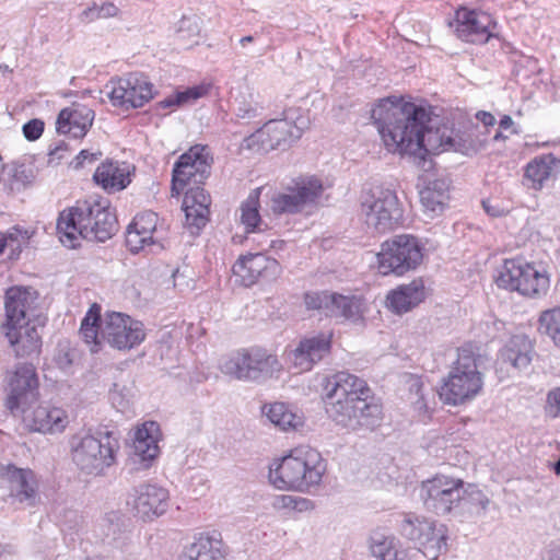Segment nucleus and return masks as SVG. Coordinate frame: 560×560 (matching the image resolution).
I'll use <instances>...</instances> for the list:
<instances>
[{"label":"nucleus","mask_w":560,"mask_h":560,"mask_svg":"<svg viewBox=\"0 0 560 560\" xmlns=\"http://www.w3.org/2000/svg\"><path fill=\"white\" fill-rule=\"evenodd\" d=\"M371 118L388 153L412 158L418 164L424 165L430 155L458 150L451 129L431 127L429 106L389 96L374 105Z\"/></svg>","instance_id":"f257e3e1"},{"label":"nucleus","mask_w":560,"mask_h":560,"mask_svg":"<svg viewBox=\"0 0 560 560\" xmlns=\"http://www.w3.org/2000/svg\"><path fill=\"white\" fill-rule=\"evenodd\" d=\"M325 404L329 418L351 431H372L381 425L382 406L372 397L366 382L348 372H338L327 378Z\"/></svg>","instance_id":"f03ea898"},{"label":"nucleus","mask_w":560,"mask_h":560,"mask_svg":"<svg viewBox=\"0 0 560 560\" xmlns=\"http://www.w3.org/2000/svg\"><path fill=\"white\" fill-rule=\"evenodd\" d=\"M117 230V219L109 202L95 197L77 201L62 210L57 220L59 240L69 248L80 246L81 240L106 242Z\"/></svg>","instance_id":"7ed1b4c3"},{"label":"nucleus","mask_w":560,"mask_h":560,"mask_svg":"<svg viewBox=\"0 0 560 560\" xmlns=\"http://www.w3.org/2000/svg\"><path fill=\"white\" fill-rule=\"evenodd\" d=\"M325 470L320 454L310 446H301L270 466L269 480L278 489L306 491L320 483Z\"/></svg>","instance_id":"20e7f679"},{"label":"nucleus","mask_w":560,"mask_h":560,"mask_svg":"<svg viewBox=\"0 0 560 560\" xmlns=\"http://www.w3.org/2000/svg\"><path fill=\"white\" fill-rule=\"evenodd\" d=\"M360 206L365 224L377 233L389 232L401 223L404 211L395 190L378 179L363 184Z\"/></svg>","instance_id":"39448f33"},{"label":"nucleus","mask_w":560,"mask_h":560,"mask_svg":"<svg viewBox=\"0 0 560 560\" xmlns=\"http://www.w3.org/2000/svg\"><path fill=\"white\" fill-rule=\"evenodd\" d=\"M478 358L468 347L458 349L457 360L440 388V398L457 406L475 398L482 388Z\"/></svg>","instance_id":"423d86ee"},{"label":"nucleus","mask_w":560,"mask_h":560,"mask_svg":"<svg viewBox=\"0 0 560 560\" xmlns=\"http://www.w3.org/2000/svg\"><path fill=\"white\" fill-rule=\"evenodd\" d=\"M71 460L81 474L102 476L115 463V444L109 434L78 432L69 439Z\"/></svg>","instance_id":"0eeeda50"},{"label":"nucleus","mask_w":560,"mask_h":560,"mask_svg":"<svg viewBox=\"0 0 560 560\" xmlns=\"http://www.w3.org/2000/svg\"><path fill=\"white\" fill-rule=\"evenodd\" d=\"M282 369L278 358L261 348L241 349L220 365L223 374L238 381L261 383Z\"/></svg>","instance_id":"6e6552de"},{"label":"nucleus","mask_w":560,"mask_h":560,"mask_svg":"<svg viewBox=\"0 0 560 560\" xmlns=\"http://www.w3.org/2000/svg\"><path fill=\"white\" fill-rule=\"evenodd\" d=\"M447 26L458 40L466 44L486 45L493 38L500 39L497 32L498 21L492 14L481 9L458 5Z\"/></svg>","instance_id":"1a4fd4ad"},{"label":"nucleus","mask_w":560,"mask_h":560,"mask_svg":"<svg viewBox=\"0 0 560 560\" xmlns=\"http://www.w3.org/2000/svg\"><path fill=\"white\" fill-rule=\"evenodd\" d=\"M422 258V246L417 237L409 234L396 235L382 244L377 254L378 271L382 275L402 276L416 269Z\"/></svg>","instance_id":"9d476101"},{"label":"nucleus","mask_w":560,"mask_h":560,"mask_svg":"<svg viewBox=\"0 0 560 560\" xmlns=\"http://www.w3.org/2000/svg\"><path fill=\"white\" fill-rule=\"evenodd\" d=\"M495 282L499 288L516 291L529 298H538L549 288L546 272L521 258L506 259Z\"/></svg>","instance_id":"9b49d317"},{"label":"nucleus","mask_w":560,"mask_h":560,"mask_svg":"<svg viewBox=\"0 0 560 560\" xmlns=\"http://www.w3.org/2000/svg\"><path fill=\"white\" fill-rule=\"evenodd\" d=\"M400 535L412 541L429 560H436L447 550L445 530L424 517L406 514L399 524Z\"/></svg>","instance_id":"f8f14e48"},{"label":"nucleus","mask_w":560,"mask_h":560,"mask_svg":"<svg viewBox=\"0 0 560 560\" xmlns=\"http://www.w3.org/2000/svg\"><path fill=\"white\" fill-rule=\"evenodd\" d=\"M107 86L110 104L125 112L143 107L155 95L154 84L145 74L139 72L113 79Z\"/></svg>","instance_id":"ddd939ff"},{"label":"nucleus","mask_w":560,"mask_h":560,"mask_svg":"<svg viewBox=\"0 0 560 560\" xmlns=\"http://www.w3.org/2000/svg\"><path fill=\"white\" fill-rule=\"evenodd\" d=\"M308 310H316L339 320L359 323L363 319L366 304L361 296L343 295L337 292H308L304 296Z\"/></svg>","instance_id":"4468645a"},{"label":"nucleus","mask_w":560,"mask_h":560,"mask_svg":"<svg viewBox=\"0 0 560 560\" xmlns=\"http://www.w3.org/2000/svg\"><path fill=\"white\" fill-rule=\"evenodd\" d=\"M463 493L464 481L444 475L423 481L421 486V498L425 509L436 515L453 514L456 516Z\"/></svg>","instance_id":"2eb2a0df"},{"label":"nucleus","mask_w":560,"mask_h":560,"mask_svg":"<svg viewBox=\"0 0 560 560\" xmlns=\"http://www.w3.org/2000/svg\"><path fill=\"white\" fill-rule=\"evenodd\" d=\"M306 125H298L289 119H272L246 138V147L250 150L269 152L279 148L290 147L299 140Z\"/></svg>","instance_id":"dca6fc26"},{"label":"nucleus","mask_w":560,"mask_h":560,"mask_svg":"<svg viewBox=\"0 0 560 560\" xmlns=\"http://www.w3.org/2000/svg\"><path fill=\"white\" fill-rule=\"evenodd\" d=\"M191 177H172V196L184 194L183 210L186 226L191 234H197L209 220L210 196L199 185L190 186Z\"/></svg>","instance_id":"f3484780"},{"label":"nucleus","mask_w":560,"mask_h":560,"mask_svg":"<svg viewBox=\"0 0 560 560\" xmlns=\"http://www.w3.org/2000/svg\"><path fill=\"white\" fill-rule=\"evenodd\" d=\"M9 396L7 407L12 413L22 412L38 399V376L34 364L18 363L7 375Z\"/></svg>","instance_id":"a211bd4d"},{"label":"nucleus","mask_w":560,"mask_h":560,"mask_svg":"<svg viewBox=\"0 0 560 560\" xmlns=\"http://www.w3.org/2000/svg\"><path fill=\"white\" fill-rule=\"evenodd\" d=\"M101 338L112 348L130 350L145 339L141 322L122 313H107L101 324Z\"/></svg>","instance_id":"6ab92c4d"},{"label":"nucleus","mask_w":560,"mask_h":560,"mask_svg":"<svg viewBox=\"0 0 560 560\" xmlns=\"http://www.w3.org/2000/svg\"><path fill=\"white\" fill-rule=\"evenodd\" d=\"M293 186L275 192L270 199V208L276 214H294L301 212L306 205L316 200L323 191V184L317 177H299Z\"/></svg>","instance_id":"aec40b11"},{"label":"nucleus","mask_w":560,"mask_h":560,"mask_svg":"<svg viewBox=\"0 0 560 560\" xmlns=\"http://www.w3.org/2000/svg\"><path fill=\"white\" fill-rule=\"evenodd\" d=\"M233 273L245 287L255 284L259 279L275 281L281 273V266L275 259L261 253L241 257L233 266Z\"/></svg>","instance_id":"412c9836"},{"label":"nucleus","mask_w":560,"mask_h":560,"mask_svg":"<svg viewBox=\"0 0 560 560\" xmlns=\"http://www.w3.org/2000/svg\"><path fill=\"white\" fill-rule=\"evenodd\" d=\"M168 491L155 483H141L132 489L127 503L142 518L164 514L168 508Z\"/></svg>","instance_id":"4be33fe9"},{"label":"nucleus","mask_w":560,"mask_h":560,"mask_svg":"<svg viewBox=\"0 0 560 560\" xmlns=\"http://www.w3.org/2000/svg\"><path fill=\"white\" fill-rule=\"evenodd\" d=\"M38 293L26 287H12L5 292V323L4 327H12L32 320L37 304Z\"/></svg>","instance_id":"5701e85b"},{"label":"nucleus","mask_w":560,"mask_h":560,"mask_svg":"<svg viewBox=\"0 0 560 560\" xmlns=\"http://www.w3.org/2000/svg\"><path fill=\"white\" fill-rule=\"evenodd\" d=\"M448 177H418L417 188L423 213L434 219L443 213L450 199Z\"/></svg>","instance_id":"b1692460"},{"label":"nucleus","mask_w":560,"mask_h":560,"mask_svg":"<svg viewBox=\"0 0 560 560\" xmlns=\"http://www.w3.org/2000/svg\"><path fill=\"white\" fill-rule=\"evenodd\" d=\"M0 476L8 483L10 497L14 502L33 506L37 499V481L31 469L18 468L13 465L0 467Z\"/></svg>","instance_id":"393cba45"},{"label":"nucleus","mask_w":560,"mask_h":560,"mask_svg":"<svg viewBox=\"0 0 560 560\" xmlns=\"http://www.w3.org/2000/svg\"><path fill=\"white\" fill-rule=\"evenodd\" d=\"M3 330L16 357L32 358L39 354L42 337L34 322L27 320L16 326L4 327Z\"/></svg>","instance_id":"a878e982"},{"label":"nucleus","mask_w":560,"mask_h":560,"mask_svg":"<svg viewBox=\"0 0 560 560\" xmlns=\"http://www.w3.org/2000/svg\"><path fill=\"white\" fill-rule=\"evenodd\" d=\"M94 120V112L86 106L72 104L62 108L56 120V130L60 135L83 138Z\"/></svg>","instance_id":"bb28decb"},{"label":"nucleus","mask_w":560,"mask_h":560,"mask_svg":"<svg viewBox=\"0 0 560 560\" xmlns=\"http://www.w3.org/2000/svg\"><path fill=\"white\" fill-rule=\"evenodd\" d=\"M331 336L319 334L300 341L291 353V359L299 372L310 371L315 363L329 353Z\"/></svg>","instance_id":"cd10ccee"},{"label":"nucleus","mask_w":560,"mask_h":560,"mask_svg":"<svg viewBox=\"0 0 560 560\" xmlns=\"http://www.w3.org/2000/svg\"><path fill=\"white\" fill-rule=\"evenodd\" d=\"M213 162L209 145L197 143L179 155L172 175H206L210 173Z\"/></svg>","instance_id":"c85d7f7f"},{"label":"nucleus","mask_w":560,"mask_h":560,"mask_svg":"<svg viewBox=\"0 0 560 560\" xmlns=\"http://www.w3.org/2000/svg\"><path fill=\"white\" fill-rule=\"evenodd\" d=\"M369 550L376 560H411L410 549L394 534L384 530L371 533Z\"/></svg>","instance_id":"c756f323"},{"label":"nucleus","mask_w":560,"mask_h":560,"mask_svg":"<svg viewBox=\"0 0 560 560\" xmlns=\"http://www.w3.org/2000/svg\"><path fill=\"white\" fill-rule=\"evenodd\" d=\"M156 432L158 424L155 422H145L135 432L132 460L142 464L143 468H149L159 454Z\"/></svg>","instance_id":"7c9ffc66"},{"label":"nucleus","mask_w":560,"mask_h":560,"mask_svg":"<svg viewBox=\"0 0 560 560\" xmlns=\"http://www.w3.org/2000/svg\"><path fill=\"white\" fill-rule=\"evenodd\" d=\"M533 345L525 335L513 336L500 351L499 364L510 365L515 371L526 369L532 361Z\"/></svg>","instance_id":"2f4dec72"},{"label":"nucleus","mask_w":560,"mask_h":560,"mask_svg":"<svg viewBox=\"0 0 560 560\" xmlns=\"http://www.w3.org/2000/svg\"><path fill=\"white\" fill-rule=\"evenodd\" d=\"M69 423L66 411L50 406H38L34 409L30 427L42 433H60Z\"/></svg>","instance_id":"473e14b6"},{"label":"nucleus","mask_w":560,"mask_h":560,"mask_svg":"<svg viewBox=\"0 0 560 560\" xmlns=\"http://www.w3.org/2000/svg\"><path fill=\"white\" fill-rule=\"evenodd\" d=\"M178 560H225L222 540L217 536L200 535L184 549Z\"/></svg>","instance_id":"72a5a7b5"},{"label":"nucleus","mask_w":560,"mask_h":560,"mask_svg":"<svg viewBox=\"0 0 560 560\" xmlns=\"http://www.w3.org/2000/svg\"><path fill=\"white\" fill-rule=\"evenodd\" d=\"M424 299L422 281L413 280L409 284L398 287L387 295V305L394 312L401 314L410 311Z\"/></svg>","instance_id":"f704fd0d"},{"label":"nucleus","mask_w":560,"mask_h":560,"mask_svg":"<svg viewBox=\"0 0 560 560\" xmlns=\"http://www.w3.org/2000/svg\"><path fill=\"white\" fill-rule=\"evenodd\" d=\"M490 499L475 485L464 482V493L460 495L456 516L475 517L486 513Z\"/></svg>","instance_id":"c9c22d12"},{"label":"nucleus","mask_w":560,"mask_h":560,"mask_svg":"<svg viewBox=\"0 0 560 560\" xmlns=\"http://www.w3.org/2000/svg\"><path fill=\"white\" fill-rule=\"evenodd\" d=\"M268 420L283 431L298 429L302 425V418L294 413L285 404L275 402L262 408Z\"/></svg>","instance_id":"e433bc0d"},{"label":"nucleus","mask_w":560,"mask_h":560,"mask_svg":"<svg viewBox=\"0 0 560 560\" xmlns=\"http://www.w3.org/2000/svg\"><path fill=\"white\" fill-rule=\"evenodd\" d=\"M538 330L548 336L560 348V307L546 310L540 313Z\"/></svg>","instance_id":"4c0bfd02"},{"label":"nucleus","mask_w":560,"mask_h":560,"mask_svg":"<svg viewBox=\"0 0 560 560\" xmlns=\"http://www.w3.org/2000/svg\"><path fill=\"white\" fill-rule=\"evenodd\" d=\"M209 92V86L205 84L196 85L186 89L185 91H177L174 94L165 97L159 103L162 108H171L182 106L203 97Z\"/></svg>","instance_id":"58836bf2"},{"label":"nucleus","mask_w":560,"mask_h":560,"mask_svg":"<svg viewBox=\"0 0 560 560\" xmlns=\"http://www.w3.org/2000/svg\"><path fill=\"white\" fill-rule=\"evenodd\" d=\"M259 189L250 192L245 202L241 206V222L245 225L247 232H254L259 229L261 224V218L258 211Z\"/></svg>","instance_id":"ea45409f"},{"label":"nucleus","mask_w":560,"mask_h":560,"mask_svg":"<svg viewBox=\"0 0 560 560\" xmlns=\"http://www.w3.org/2000/svg\"><path fill=\"white\" fill-rule=\"evenodd\" d=\"M560 159L551 153L536 156L526 167V175H558Z\"/></svg>","instance_id":"a19ab883"},{"label":"nucleus","mask_w":560,"mask_h":560,"mask_svg":"<svg viewBox=\"0 0 560 560\" xmlns=\"http://www.w3.org/2000/svg\"><path fill=\"white\" fill-rule=\"evenodd\" d=\"M119 14L118 7L113 2H103L101 4L93 2L80 14L82 23H93L98 20L115 18Z\"/></svg>","instance_id":"79ce46f5"},{"label":"nucleus","mask_w":560,"mask_h":560,"mask_svg":"<svg viewBox=\"0 0 560 560\" xmlns=\"http://www.w3.org/2000/svg\"><path fill=\"white\" fill-rule=\"evenodd\" d=\"M135 171L133 164L108 158L97 165L93 175H132Z\"/></svg>","instance_id":"37998d69"},{"label":"nucleus","mask_w":560,"mask_h":560,"mask_svg":"<svg viewBox=\"0 0 560 560\" xmlns=\"http://www.w3.org/2000/svg\"><path fill=\"white\" fill-rule=\"evenodd\" d=\"M156 243L158 241L154 236H144L137 229H132L131 224L128 225L126 231V245L131 253L136 254L147 248L152 249Z\"/></svg>","instance_id":"c03bdc74"},{"label":"nucleus","mask_w":560,"mask_h":560,"mask_svg":"<svg viewBox=\"0 0 560 560\" xmlns=\"http://www.w3.org/2000/svg\"><path fill=\"white\" fill-rule=\"evenodd\" d=\"M159 217L153 211H143L137 214L132 222V229H137L144 236H154L158 233Z\"/></svg>","instance_id":"a18cd8bd"},{"label":"nucleus","mask_w":560,"mask_h":560,"mask_svg":"<svg viewBox=\"0 0 560 560\" xmlns=\"http://www.w3.org/2000/svg\"><path fill=\"white\" fill-rule=\"evenodd\" d=\"M102 155L101 150L94 152L85 149L81 150L70 162V166L74 172H90Z\"/></svg>","instance_id":"49530a36"},{"label":"nucleus","mask_w":560,"mask_h":560,"mask_svg":"<svg viewBox=\"0 0 560 560\" xmlns=\"http://www.w3.org/2000/svg\"><path fill=\"white\" fill-rule=\"evenodd\" d=\"M94 183L108 194L125 189L130 183V177H93Z\"/></svg>","instance_id":"de8ad7c7"},{"label":"nucleus","mask_w":560,"mask_h":560,"mask_svg":"<svg viewBox=\"0 0 560 560\" xmlns=\"http://www.w3.org/2000/svg\"><path fill=\"white\" fill-rule=\"evenodd\" d=\"M545 410L552 418L560 417V387L548 393Z\"/></svg>","instance_id":"09e8293b"},{"label":"nucleus","mask_w":560,"mask_h":560,"mask_svg":"<svg viewBox=\"0 0 560 560\" xmlns=\"http://www.w3.org/2000/svg\"><path fill=\"white\" fill-rule=\"evenodd\" d=\"M44 127V121L40 119H32L23 126V135L28 141H35L43 135Z\"/></svg>","instance_id":"8fccbe9b"},{"label":"nucleus","mask_w":560,"mask_h":560,"mask_svg":"<svg viewBox=\"0 0 560 560\" xmlns=\"http://www.w3.org/2000/svg\"><path fill=\"white\" fill-rule=\"evenodd\" d=\"M70 149L68 143L60 141L48 152V164L59 165L68 155Z\"/></svg>","instance_id":"3c124183"},{"label":"nucleus","mask_w":560,"mask_h":560,"mask_svg":"<svg viewBox=\"0 0 560 560\" xmlns=\"http://www.w3.org/2000/svg\"><path fill=\"white\" fill-rule=\"evenodd\" d=\"M80 334L86 343L98 346L104 342L101 338V325L96 327H80Z\"/></svg>","instance_id":"603ef678"},{"label":"nucleus","mask_w":560,"mask_h":560,"mask_svg":"<svg viewBox=\"0 0 560 560\" xmlns=\"http://www.w3.org/2000/svg\"><path fill=\"white\" fill-rule=\"evenodd\" d=\"M104 318L101 317L100 314V306L96 304H93L88 313L85 314L84 318L82 319L81 327H96L102 324V320Z\"/></svg>","instance_id":"864d4df0"},{"label":"nucleus","mask_w":560,"mask_h":560,"mask_svg":"<svg viewBox=\"0 0 560 560\" xmlns=\"http://www.w3.org/2000/svg\"><path fill=\"white\" fill-rule=\"evenodd\" d=\"M295 497L291 494L276 495L272 500V506L276 510H293Z\"/></svg>","instance_id":"5fc2aeb1"},{"label":"nucleus","mask_w":560,"mask_h":560,"mask_svg":"<svg viewBox=\"0 0 560 560\" xmlns=\"http://www.w3.org/2000/svg\"><path fill=\"white\" fill-rule=\"evenodd\" d=\"M118 515L116 513H110L105 520L104 522H106L107 524L105 525L106 526V532H105V536L106 537H112V538H115L116 537V534L119 529V526L117 523H115V521H118Z\"/></svg>","instance_id":"6e6d98bb"},{"label":"nucleus","mask_w":560,"mask_h":560,"mask_svg":"<svg viewBox=\"0 0 560 560\" xmlns=\"http://www.w3.org/2000/svg\"><path fill=\"white\" fill-rule=\"evenodd\" d=\"M3 185L8 192H13L14 190H20L24 187V183L21 182V177H7L3 180Z\"/></svg>","instance_id":"4d7b16f0"},{"label":"nucleus","mask_w":560,"mask_h":560,"mask_svg":"<svg viewBox=\"0 0 560 560\" xmlns=\"http://www.w3.org/2000/svg\"><path fill=\"white\" fill-rule=\"evenodd\" d=\"M546 177H524L523 178V186L526 188H532L534 190H539L544 186V179Z\"/></svg>","instance_id":"13d9d810"},{"label":"nucleus","mask_w":560,"mask_h":560,"mask_svg":"<svg viewBox=\"0 0 560 560\" xmlns=\"http://www.w3.org/2000/svg\"><path fill=\"white\" fill-rule=\"evenodd\" d=\"M476 118L486 127H491L495 124V117L491 113L486 110H479L476 114Z\"/></svg>","instance_id":"bf43d9fd"},{"label":"nucleus","mask_w":560,"mask_h":560,"mask_svg":"<svg viewBox=\"0 0 560 560\" xmlns=\"http://www.w3.org/2000/svg\"><path fill=\"white\" fill-rule=\"evenodd\" d=\"M58 366L62 370H67L72 364V359L68 352L60 351L56 357Z\"/></svg>","instance_id":"052dcab7"},{"label":"nucleus","mask_w":560,"mask_h":560,"mask_svg":"<svg viewBox=\"0 0 560 560\" xmlns=\"http://www.w3.org/2000/svg\"><path fill=\"white\" fill-rule=\"evenodd\" d=\"M313 508V504L310 500L305 498L295 497V503L293 506L294 511L303 512Z\"/></svg>","instance_id":"680f3d73"},{"label":"nucleus","mask_w":560,"mask_h":560,"mask_svg":"<svg viewBox=\"0 0 560 560\" xmlns=\"http://www.w3.org/2000/svg\"><path fill=\"white\" fill-rule=\"evenodd\" d=\"M514 125V121L511 116L504 115L499 122L501 129H510Z\"/></svg>","instance_id":"e2e57ef3"},{"label":"nucleus","mask_w":560,"mask_h":560,"mask_svg":"<svg viewBox=\"0 0 560 560\" xmlns=\"http://www.w3.org/2000/svg\"><path fill=\"white\" fill-rule=\"evenodd\" d=\"M482 207L485 211L490 214L491 217H499L501 215V211L494 207H491L488 201H482Z\"/></svg>","instance_id":"0e129e2a"},{"label":"nucleus","mask_w":560,"mask_h":560,"mask_svg":"<svg viewBox=\"0 0 560 560\" xmlns=\"http://www.w3.org/2000/svg\"><path fill=\"white\" fill-rule=\"evenodd\" d=\"M548 560H560V546L552 547L548 551Z\"/></svg>","instance_id":"69168bd1"},{"label":"nucleus","mask_w":560,"mask_h":560,"mask_svg":"<svg viewBox=\"0 0 560 560\" xmlns=\"http://www.w3.org/2000/svg\"><path fill=\"white\" fill-rule=\"evenodd\" d=\"M19 235H21V231L19 229L14 228L12 232H10V233H8V235H5L7 242L8 241H11V242L18 241Z\"/></svg>","instance_id":"338daca9"},{"label":"nucleus","mask_w":560,"mask_h":560,"mask_svg":"<svg viewBox=\"0 0 560 560\" xmlns=\"http://www.w3.org/2000/svg\"><path fill=\"white\" fill-rule=\"evenodd\" d=\"M553 471L560 475V458L553 464Z\"/></svg>","instance_id":"774afa93"}]
</instances>
